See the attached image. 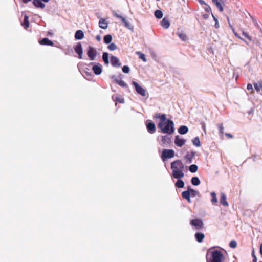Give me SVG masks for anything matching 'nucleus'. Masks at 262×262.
Instances as JSON below:
<instances>
[{"label": "nucleus", "instance_id": "f257e3e1", "mask_svg": "<svg viewBox=\"0 0 262 262\" xmlns=\"http://www.w3.org/2000/svg\"><path fill=\"white\" fill-rule=\"evenodd\" d=\"M172 176L176 179L182 178L184 176V165L180 160H176L171 163Z\"/></svg>", "mask_w": 262, "mask_h": 262}, {"label": "nucleus", "instance_id": "f03ea898", "mask_svg": "<svg viewBox=\"0 0 262 262\" xmlns=\"http://www.w3.org/2000/svg\"><path fill=\"white\" fill-rule=\"evenodd\" d=\"M158 127L162 133L168 134H171L174 131L173 122L169 119H167L166 122L164 123L159 122Z\"/></svg>", "mask_w": 262, "mask_h": 262}, {"label": "nucleus", "instance_id": "7ed1b4c3", "mask_svg": "<svg viewBox=\"0 0 262 262\" xmlns=\"http://www.w3.org/2000/svg\"><path fill=\"white\" fill-rule=\"evenodd\" d=\"M210 251V249H209L206 255L207 262H222L223 255L221 251L218 250H215L211 252V257L210 259H208V254Z\"/></svg>", "mask_w": 262, "mask_h": 262}, {"label": "nucleus", "instance_id": "20e7f679", "mask_svg": "<svg viewBox=\"0 0 262 262\" xmlns=\"http://www.w3.org/2000/svg\"><path fill=\"white\" fill-rule=\"evenodd\" d=\"M133 85L135 86L136 92L142 96H145L146 95V90L135 81L132 82Z\"/></svg>", "mask_w": 262, "mask_h": 262}, {"label": "nucleus", "instance_id": "39448f33", "mask_svg": "<svg viewBox=\"0 0 262 262\" xmlns=\"http://www.w3.org/2000/svg\"><path fill=\"white\" fill-rule=\"evenodd\" d=\"M174 156V151L172 149H164L162 154V158L163 160L165 159H169L173 158Z\"/></svg>", "mask_w": 262, "mask_h": 262}, {"label": "nucleus", "instance_id": "423d86ee", "mask_svg": "<svg viewBox=\"0 0 262 262\" xmlns=\"http://www.w3.org/2000/svg\"><path fill=\"white\" fill-rule=\"evenodd\" d=\"M191 225L194 226L195 230H199L202 228L203 226V222L202 220L200 219H196L192 220L190 222Z\"/></svg>", "mask_w": 262, "mask_h": 262}, {"label": "nucleus", "instance_id": "0eeeda50", "mask_svg": "<svg viewBox=\"0 0 262 262\" xmlns=\"http://www.w3.org/2000/svg\"><path fill=\"white\" fill-rule=\"evenodd\" d=\"M74 50L78 54V58L79 59H81L82 57L83 51L81 43H77L76 46L74 47Z\"/></svg>", "mask_w": 262, "mask_h": 262}, {"label": "nucleus", "instance_id": "6e6552de", "mask_svg": "<svg viewBox=\"0 0 262 262\" xmlns=\"http://www.w3.org/2000/svg\"><path fill=\"white\" fill-rule=\"evenodd\" d=\"M111 63L113 67H120L121 66L119 59L113 56L111 57Z\"/></svg>", "mask_w": 262, "mask_h": 262}, {"label": "nucleus", "instance_id": "1a4fd4ad", "mask_svg": "<svg viewBox=\"0 0 262 262\" xmlns=\"http://www.w3.org/2000/svg\"><path fill=\"white\" fill-rule=\"evenodd\" d=\"M185 139L180 138L179 136H176L174 143L177 146L181 147L185 144Z\"/></svg>", "mask_w": 262, "mask_h": 262}, {"label": "nucleus", "instance_id": "9d476101", "mask_svg": "<svg viewBox=\"0 0 262 262\" xmlns=\"http://www.w3.org/2000/svg\"><path fill=\"white\" fill-rule=\"evenodd\" d=\"M87 54L90 60H94L96 56L95 50L92 47H89Z\"/></svg>", "mask_w": 262, "mask_h": 262}, {"label": "nucleus", "instance_id": "9b49d317", "mask_svg": "<svg viewBox=\"0 0 262 262\" xmlns=\"http://www.w3.org/2000/svg\"><path fill=\"white\" fill-rule=\"evenodd\" d=\"M39 43L41 45L54 46V43L48 38H45L39 41Z\"/></svg>", "mask_w": 262, "mask_h": 262}, {"label": "nucleus", "instance_id": "f8f14e48", "mask_svg": "<svg viewBox=\"0 0 262 262\" xmlns=\"http://www.w3.org/2000/svg\"><path fill=\"white\" fill-rule=\"evenodd\" d=\"M147 129L150 133H153L156 131V126L153 122H149L147 124Z\"/></svg>", "mask_w": 262, "mask_h": 262}, {"label": "nucleus", "instance_id": "ddd939ff", "mask_svg": "<svg viewBox=\"0 0 262 262\" xmlns=\"http://www.w3.org/2000/svg\"><path fill=\"white\" fill-rule=\"evenodd\" d=\"M33 4L37 8L43 9L45 7V5L41 2V0H33Z\"/></svg>", "mask_w": 262, "mask_h": 262}, {"label": "nucleus", "instance_id": "4468645a", "mask_svg": "<svg viewBox=\"0 0 262 262\" xmlns=\"http://www.w3.org/2000/svg\"><path fill=\"white\" fill-rule=\"evenodd\" d=\"M161 26L165 29H167L169 27L170 23L168 19L164 17L161 22Z\"/></svg>", "mask_w": 262, "mask_h": 262}, {"label": "nucleus", "instance_id": "2eb2a0df", "mask_svg": "<svg viewBox=\"0 0 262 262\" xmlns=\"http://www.w3.org/2000/svg\"><path fill=\"white\" fill-rule=\"evenodd\" d=\"M84 37V33L82 30H79L77 31L75 34L76 39L80 40Z\"/></svg>", "mask_w": 262, "mask_h": 262}, {"label": "nucleus", "instance_id": "dca6fc26", "mask_svg": "<svg viewBox=\"0 0 262 262\" xmlns=\"http://www.w3.org/2000/svg\"><path fill=\"white\" fill-rule=\"evenodd\" d=\"M21 25L25 29H27L29 27V17L25 15L23 22L21 23Z\"/></svg>", "mask_w": 262, "mask_h": 262}, {"label": "nucleus", "instance_id": "f3484780", "mask_svg": "<svg viewBox=\"0 0 262 262\" xmlns=\"http://www.w3.org/2000/svg\"><path fill=\"white\" fill-rule=\"evenodd\" d=\"M226 199H227V198H226V195L224 193H222L221 194V199H220V203L224 206H228V203L227 201H226Z\"/></svg>", "mask_w": 262, "mask_h": 262}, {"label": "nucleus", "instance_id": "a211bd4d", "mask_svg": "<svg viewBox=\"0 0 262 262\" xmlns=\"http://www.w3.org/2000/svg\"><path fill=\"white\" fill-rule=\"evenodd\" d=\"M107 26L108 23L104 19L101 18L99 19V27L105 29L107 28Z\"/></svg>", "mask_w": 262, "mask_h": 262}, {"label": "nucleus", "instance_id": "6ab92c4d", "mask_svg": "<svg viewBox=\"0 0 262 262\" xmlns=\"http://www.w3.org/2000/svg\"><path fill=\"white\" fill-rule=\"evenodd\" d=\"M204 237L205 235L203 233L198 232L195 234V237L196 241L199 243L203 241Z\"/></svg>", "mask_w": 262, "mask_h": 262}, {"label": "nucleus", "instance_id": "aec40b11", "mask_svg": "<svg viewBox=\"0 0 262 262\" xmlns=\"http://www.w3.org/2000/svg\"><path fill=\"white\" fill-rule=\"evenodd\" d=\"M183 198L186 199L189 202H191L190 193L189 191H185L182 193Z\"/></svg>", "mask_w": 262, "mask_h": 262}, {"label": "nucleus", "instance_id": "412c9836", "mask_svg": "<svg viewBox=\"0 0 262 262\" xmlns=\"http://www.w3.org/2000/svg\"><path fill=\"white\" fill-rule=\"evenodd\" d=\"M188 131V128L186 126H181L178 130V132L181 134H185Z\"/></svg>", "mask_w": 262, "mask_h": 262}, {"label": "nucleus", "instance_id": "4be33fe9", "mask_svg": "<svg viewBox=\"0 0 262 262\" xmlns=\"http://www.w3.org/2000/svg\"><path fill=\"white\" fill-rule=\"evenodd\" d=\"M177 34L183 41H186L187 40V36L183 32L178 31Z\"/></svg>", "mask_w": 262, "mask_h": 262}, {"label": "nucleus", "instance_id": "5701e85b", "mask_svg": "<svg viewBox=\"0 0 262 262\" xmlns=\"http://www.w3.org/2000/svg\"><path fill=\"white\" fill-rule=\"evenodd\" d=\"M191 183L193 185L198 186L200 184L199 179L196 177H194L191 179Z\"/></svg>", "mask_w": 262, "mask_h": 262}, {"label": "nucleus", "instance_id": "b1692460", "mask_svg": "<svg viewBox=\"0 0 262 262\" xmlns=\"http://www.w3.org/2000/svg\"><path fill=\"white\" fill-rule=\"evenodd\" d=\"M163 15V12L160 10H157L155 12V16L156 18L158 19H161L162 18Z\"/></svg>", "mask_w": 262, "mask_h": 262}, {"label": "nucleus", "instance_id": "393cba45", "mask_svg": "<svg viewBox=\"0 0 262 262\" xmlns=\"http://www.w3.org/2000/svg\"><path fill=\"white\" fill-rule=\"evenodd\" d=\"M175 185L178 188H183L184 186V183L182 180L178 179V181L175 184Z\"/></svg>", "mask_w": 262, "mask_h": 262}, {"label": "nucleus", "instance_id": "a878e982", "mask_svg": "<svg viewBox=\"0 0 262 262\" xmlns=\"http://www.w3.org/2000/svg\"><path fill=\"white\" fill-rule=\"evenodd\" d=\"M254 86L255 89L257 92H259L261 89L262 90V82H258L257 83H254Z\"/></svg>", "mask_w": 262, "mask_h": 262}, {"label": "nucleus", "instance_id": "bb28decb", "mask_svg": "<svg viewBox=\"0 0 262 262\" xmlns=\"http://www.w3.org/2000/svg\"><path fill=\"white\" fill-rule=\"evenodd\" d=\"M84 77L88 80H92L93 77L92 72H84Z\"/></svg>", "mask_w": 262, "mask_h": 262}, {"label": "nucleus", "instance_id": "cd10ccee", "mask_svg": "<svg viewBox=\"0 0 262 262\" xmlns=\"http://www.w3.org/2000/svg\"><path fill=\"white\" fill-rule=\"evenodd\" d=\"M112 40V37L111 35H106L104 37V41L105 43H110Z\"/></svg>", "mask_w": 262, "mask_h": 262}, {"label": "nucleus", "instance_id": "c85d7f7f", "mask_svg": "<svg viewBox=\"0 0 262 262\" xmlns=\"http://www.w3.org/2000/svg\"><path fill=\"white\" fill-rule=\"evenodd\" d=\"M115 81L116 83H117L119 85L122 87H126L127 84L125 83V82L122 80H119L118 79H115Z\"/></svg>", "mask_w": 262, "mask_h": 262}, {"label": "nucleus", "instance_id": "c756f323", "mask_svg": "<svg viewBox=\"0 0 262 262\" xmlns=\"http://www.w3.org/2000/svg\"><path fill=\"white\" fill-rule=\"evenodd\" d=\"M103 60L105 64H108L109 63L108 54L107 53H104L102 57Z\"/></svg>", "mask_w": 262, "mask_h": 262}, {"label": "nucleus", "instance_id": "7c9ffc66", "mask_svg": "<svg viewBox=\"0 0 262 262\" xmlns=\"http://www.w3.org/2000/svg\"><path fill=\"white\" fill-rule=\"evenodd\" d=\"M211 196L212 198V200H211V202L213 204H215V203H217V198H216V193L214 192H212L211 193Z\"/></svg>", "mask_w": 262, "mask_h": 262}, {"label": "nucleus", "instance_id": "2f4dec72", "mask_svg": "<svg viewBox=\"0 0 262 262\" xmlns=\"http://www.w3.org/2000/svg\"><path fill=\"white\" fill-rule=\"evenodd\" d=\"M189 170L193 173H194L198 170V166L195 164H192L189 166Z\"/></svg>", "mask_w": 262, "mask_h": 262}, {"label": "nucleus", "instance_id": "473e14b6", "mask_svg": "<svg viewBox=\"0 0 262 262\" xmlns=\"http://www.w3.org/2000/svg\"><path fill=\"white\" fill-rule=\"evenodd\" d=\"M193 144L194 145L199 147L201 145L200 139L198 137H195L193 140H192Z\"/></svg>", "mask_w": 262, "mask_h": 262}, {"label": "nucleus", "instance_id": "72a5a7b5", "mask_svg": "<svg viewBox=\"0 0 262 262\" xmlns=\"http://www.w3.org/2000/svg\"><path fill=\"white\" fill-rule=\"evenodd\" d=\"M136 53L139 56V58L141 59H142L144 62L146 61V59L145 58V56L143 53H142L140 52H137Z\"/></svg>", "mask_w": 262, "mask_h": 262}, {"label": "nucleus", "instance_id": "f704fd0d", "mask_svg": "<svg viewBox=\"0 0 262 262\" xmlns=\"http://www.w3.org/2000/svg\"><path fill=\"white\" fill-rule=\"evenodd\" d=\"M122 21L124 23V26L126 28H127L129 29H132L130 24L128 21H127L124 18H122Z\"/></svg>", "mask_w": 262, "mask_h": 262}, {"label": "nucleus", "instance_id": "c9c22d12", "mask_svg": "<svg viewBox=\"0 0 262 262\" xmlns=\"http://www.w3.org/2000/svg\"><path fill=\"white\" fill-rule=\"evenodd\" d=\"M160 116V121L159 122L164 123V122H166V121L167 120L166 119L165 114H161V115Z\"/></svg>", "mask_w": 262, "mask_h": 262}, {"label": "nucleus", "instance_id": "e433bc0d", "mask_svg": "<svg viewBox=\"0 0 262 262\" xmlns=\"http://www.w3.org/2000/svg\"><path fill=\"white\" fill-rule=\"evenodd\" d=\"M108 48L111 51H114L116 49L117 47L114 43H112L108 46Z\"/></svg>", "mask_w": 262, "mask_h": 262}, {"label": "nucleus", "instance_id": "4c0bfd02", "mask_svg": "<svg viewBox=\"0 0 262 262\" xmlns=\"http://www.w3.org/2000/svg\"><path fill=\"white\" fill-rule=\"evenodd\" d=\"M229 245L231 248H235L237 246V243L235 241L233 240L230 242Z\"/></svg>", "mask_w": 262, "mask_h": 262}, {"label": "nucleus", "instance_id": "58836bf2", "mask_svg": "<svg viewBox=\"0 0 262 262\" xmlns=\"http://www.w3.org/2000/svg\"><path fill=\"white\" fill-rule=\"evenodd\" d=\"M122 71L125 73H128L130 71L129 68L126 66H123L122 68Z\"/></svg>", "mask_w": 262, "mask_h": 262}, {"label": "nucleus", "instance_id": "ea45409f", "mask_svg": "<svg viewBox=\"0 0 262 262\" xmlns=\"http://www.w3.org/2000/svg\"><path fill=\"white\" fill-rule=\"evenodd\" d=\"M216 6L219 9L221 12H223L224 10L223 7L220 2H218L215 4Z\"/></svg>", "mask_w": 262, "mask_h": 262}, {"label": "nucleus", "instance_id": "a19ab883", "mask_svg": "<svg viewBox=\"0 0 262 262\" xmlns=\"http://www.w3.org/2000/svg\"><path fill=\"white\" fill-rule=\"evenodd\" d=\"M242 34H243V35L245 37H246L248 40H249L250 41H251V40H252V38H251V37H250V36L248 35V34L247 32H245V31H242Z\"/></svg>", "mask_w": 262, "mask_h": 262}, {"label": "nucleus", "instance_id": "79ce46f5", "mask_svg": "<svg viewBox=\"0 0 262 262\" xmlns=\"http://www.w3.org/2000/svg\"><path fill=\"white\" fill-rule=\"evenodd\" d=\"M93 70L96 75H98V65L93 66Z\"/></svg>", "mask_w": 262, "mask_h": 262}, {"label": "nucleus", "instance_id": "37998d69", "mask_svg": "<svg viewBox=\"0 0 262 262\" xmlns=\"http://www.w3.org/2000/svg\"><path fill=\"white\" fill-rule=\"evenodd\" d=\"M169 140V138L168 136H165L162 137V141L165 143L166 142L168 143V141Z\"/></svg>", "mask_w": 262, "mask_h": 262}, {"label": "nucleus", "instance_id": "c03bdc74", "mask_svg": "<svg viewBox=\"0 0 262 262\" xmlns=\"http://www.w3.org/2000/svg\"><path fill=\"white\" fill-rule=\"evenodd\" d=\"M190 195L191 194V195L192 196H197L198 195H199V192L197 191H195V190H190Z\"/></svg>", "mask_w": 262, "mask_h": 262}, {"label": "nucleus", "instance_id": "a18cd8bd", "mask_svg": "<svg viewBox=\"0 0 262 262\" xmlns=\"http://www.w3.org/2000/svg\"><path fill=\"white\" fill-rule=\"evenodd\" d=\"M247 89L249 91H251V93H253L254 90H253V86H252V85L251 84H250V83L248 84L247 86Z\"/></svg>", "mask_w": 262, "mask_h": 262}, {"label": "nucleus", "instance_id": "49530a36", "mask_svg": "<svg viewBox=\"0 0 262 262\" xmlns=\"http://www.w3.org/2000/svg\"><path fill=\"white\" fill-rule=\"evenodd\" d=\"M218 127L220 130V132L221 134H223L224 132V127L222 124H218Z\"/></svg>", "mask_w": 262, "mask_h": 262}, {"label": "nucleus", "instance_id": "de8ad7c7", "mask_svg": "<svg viewBox=\"0 0 262 262\" xmlns=\"http://www.w3.org/2000/svg\"><path fill=\"white\" fill-rule=\"evenodd\" d=\"M206 7H205L204 8L205 11L206 12H209L210 11H211V9L210 8V7L209 6L207 5H206Z\"/></svg>", "mask_w": 262, "mask_h": 262}, {"label": "nucleus", "instance_id": "09e8293b", "mask_svg": "<svg viewBox=\"0 0 262 262\" xmlns=\"http://www.w3.org/2000/svg\"><path fill=\"white\" fill-rule=\"evenodd\" d=\"M252 255L253 257V262H257V258L255 255L254 250H253Z\"/></svg>", "mask_w": 262, "mask_h": 262}, {"label": "nucleus", "instance_id": "8fccbe9b", "mask_svg": "<svg viewBox=\"0 0 262 262\" xmlns=\"http://www.w3.org/2000/svg\"><path fill=\"white\" fill-rule=\"evenodd\" d=\"M227 20H228V24L229 25V26L230 27V28L232 29V30L233 31V32H234V28L233 27V26L231 25V23H230V19L228 17H227Z\"/></svg>", "mask_w": 262, "mask_h": 262}, {"label": "nucleus", "instance_id": "3c124183", "mask_svg": "<svg viewBox=\"0 0 262 262\" xmlns=\"http://www.w3.org/2000/svg\"><path fill=\"white\" fill-rule=\"evenodd\" d=\"M116 100L120 103H123L124 102V99L121 98H116Z\"/></svg>", "mask_w": 262, "mask_h": 262}, {"label": "nucleus", "instance_id": "603ef678", "mask_svg": "<svg viewBox=\"0 0 262 262\" xmlns=\"http://www.w3.org/2000/svg\"><path fill=\"white\" fill-rule=\"evenodd\" d=\"M234 35L235 36H236L237 37H238V38H239L240 39L242 40H244L237 33H236L235 31L234 32H233Z\"/></svg>", "mask_w": 262, "mask_h": 262}, {"label": "nucleus", "instance_id": "864d4df0", "mask_svg": "<svg viewBox=\"0 0 262 262\" xmlns=\"http://www.w3.org/2000/svg\"><path fill=\"white\" fill-rule=\"evenodd\" d=\"M198 1L201 5H207V4L205 3V2L204 0H198Z\"/></svg>", "mask_w": 262, "mask_h": 262}, {"label": "nucleus", "instance_id": "5fc2aeb1", "mask_svg": "<svg viewBox=\"0 0 262 262\" xmlns=\"http://www.w3.org/2000/svg\"><path fill=\"white\" fill-rule=\"evenodd\" d=\"M203 17L204 19H207L209 17V15L207 14H204L203 15Z\"/></svg>", "mask_w": 262, "mask_h": 262}, {"label": "nucleus", "instance_id": "6e6d98bb", "mask_svg": "<svg viewBox=\"0 0 262 262\" xmlns=\"http://www.w3.org/2000/svg\"><path fill=\"white\" fill-rule=\"evenodd\" d=\"M225 135L227 137H229V138H233V136L231 134H229V133H226Z\"/></svg>", "mask_w": 262, "mask_h": 262}, {"label": "nucleus", "instance_id": "4d7b16f0", "mask_svg": "<svg viewBox=\"0 0 262 262\" xmlns=\"http://www.w3.org/2000/svg\"><path fill=\"white\" fill-rule=\"evenodd\" d=\"M202 129H203V130H204V132H205V131H206V126H205V124L204 123H203L202 124Z\"/></svg>", "mask_w": 262, "mask_h": 262}, {"label": "nucleus", "instance_id": "13d9d810", "mask_svg": "<svg viewBox=\"0 0 262 262\" xmlns=\"http://www.w3.org/2000/svg\"><path fill=\"white\" fill-rule=\"evenodd\" d=\"M114 15H115L116 17H118V18H121V19H122V18H123L122 16H121L120 15H118V14H116V13H115V14H114Z\"/></svg>", "mask_w": 262, "mask_h": 262}, {"label": "nucleus", "instance_id": "bf43d9fd", "mask_svg": "<svg viewBox=\"0 0 262 262\" xmlns=\"http://www.w3.org/2000/svg\"><path fill=\"white\" fill-rule=\"evenodd\" d=\"M219 24L218 22H216L215 24V27L216 28H219Z\"/></svg>", "mask_w": 262, "mask_h": 262}, {"label": "nucleus", "instance_id": "052dcab7", "mask_svg": "<svg viewBox=\"0 0 262 262\" xmlns=\"http://www.w3.org/2000/svg\"><path fill=\"white\" fill-rule=\"evenodd\" d=\"M212 16L214 20L216 22H218L217 18L213 15V14L212 13Z\"/></svg>", "mask_w": 262, "mask_h": 262}, {"label": "nucleus", "instance_id": "680f3d73", "mask_svg": "<svg viewBox=\"0 0 262 262\" xmlns=\"http://www.w3.org/2000/svg\"><path fill=\"white\" fill-rule=\"evenodd\" d=\"M260 253L261 255H262V244H261L260 246Z\"/></svg>", "mask_w": 262, "mask_h": 262}, {"label": "nucleus", "instance_id": "e2e57ef3", "mask_svg": "<svg viewBox=\"0 0 262 262\" xmlns=\"http://www.w3.org/2000/svg\"><path fill=\"white\" fill-rule=\"evenodd\" d=\"M161 114H156L155 117L157 118H160V116H161Z\"/></svg>", "mask_w": 262, "mask_h": 262}, {"label": "nucleus", "instance_id": "0e129e2a", "mask_svg": "<svg viewBox=\"0 0 262 262\" xmlns=\"http://www.w3.org/2000/svg\"><path fill=\"white\" fill-rule=\"evenodd\" d=\"M23 2L24 3H27L31 1V0H22Z\"/></svg>", "mask_w": 262, "mask_h": 262}, {"label": "nucleus", "instance_id": "69168bd1", "mask_svg": "<svg viewBox=\"0 0 262 262\" xmlns=\"http://www.w3.org/2000/svg\"><path fill=\"white\" fill-rule=\"evenodd\" d=\"M212 2L215 5L217 3L219 2L218 0H212Z\"/></svg>", "mask_w": 262, "mask_h": 262}, {"label": "nucleus", "instance_id": "338daca9", "mask_svg": "<svg viewBox=\"0 0 262 262\" xmlns=\"http://www.w3.org/2000/svg\"><path fill=\"white\" fill-rule=\"evenodd\" d=\"M190 190H193V189H191V188H190L189 187V188H188V190H187V191H189V192H190H190H191Z\"/></svg>", "mask_w": 262, "mask_h": 262}, {"label": "nucleus", "instance_id": "774afa93", "mask_svg": "<svg viewBox=\"0 0 262 262\" xmlns=\"http://www.w3.org/2000/svg\"><path fill=\"white\" fill-rule=\"evenodd\" d=\"M101 72H102V70H101V69L99 67V74H101Z\"/></svg>", "mask_w": 262, "mask_h": 262}]
</instances>
